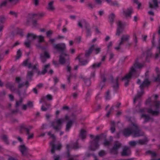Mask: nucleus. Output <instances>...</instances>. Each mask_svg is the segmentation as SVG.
<instances>
[{
  "instance_id": "1",
  "label": "nucleus",
  "mask_w": 160,
  "mask_h": 160,
  "mask_svg": "<svg viewBox=\"0 0 160 160\" xmlns=\"http://www.w3.org/2000/svg\"><path fill=\"white\" fill-rule=\"evenodd\" d=\"M143 65L138 62L135 63L130 68L129 72L126 74L124 78H122V80L124 82L126 87L128 85V83L131 79L132 75L136 72L137 70L143 67Z\"/></svg>"
},
{
  "instance_id": "2",
  "label": "nucleus",
  "mask_w": 160,
  "mask_h": 160,
  "mask_svg": "<svg viewBox=\"0 0 160 160\" xmlns=\"http://www.w3.org/2000/svg\"><path fill=\"white\" fill-rule=\"evenodd\" d=\"M69 117L66 116L64 118L59 119L56 121L51 122V126L53 128L57 131H59L61 128V125L65 120H68Z\"/></svg>"
},
{
  "instance_id": "3",
  "label": "nucleus",
  "mask_w": 160,
  "mask_h": 160,
  "mask_svg": "<svg viewBox=\"0 0 160 160\" xmlns=\"http://www.w3.org/2000/svg\"><path fill=\"white\" fill-rule=\"evenodd\" d=\"M55 39L53 38H50L49 42L52 45L53 48L57 50H63L66 48L64 43H54Z\"/></svg>"
},
{
  "instance_id": "4",
  "label": "nucleus",
  "mask_w": 160,
  "mask_h": 160,
  "mask_svg": "<svg viewBox=\"0 0 160 160\" xmlns=\"http://www.w3.org/2000/svg\"><path fill=\"white\" fill-rule=\"evenodd\" d=\"M62 52L59 57V61L62 64H63L66 62H68L69 61V55L68 54V52L66 48L63 50H58Z\"/></svg>"
},
{
  "instance_id": "5",
  "label": "nucleus",
  "mask_w": 160,
  "mask_h": 160,
  "mask_svg": "<svg viewBox=\"0 0 160 160\" xmlns=\"http://www.w3.org/2000/svg\"><path fill=\"white\" fill-rule=\"evenodd\" d=\"M131 129L133 130L132 136L137 137L143 136L144 133L138 128L136 123H132L131 125Z\"/></svg>"
},
{
  "instance_id": "6",
  "label": "nucleus",
  "mask_w": 160,
  "mask_h": 160,
  "mask_svg": "<svg viewBox=\"0 0 160 160\" xmlns=\"http://www.w3.org/2000/svg\"><path fill=\"white\" fill-rule=\"evenodd\" d=\"M37 36L32 33H28L27 35V41L24 42V45L26 47L29 48L31 43L35 39Z\"/></svg>"
},
{
  "instance_id": "7",
  "label": "nucleus",
  "mask_w": 160,
  "mask_h": 160,
  "mask_svg": "<svg viewBox=\"0 0 160 160\" xmlns=\"http://www.w3.org/2000/svg\"><path fill=\"white\" fill-rule=\"evenodd\" d=\"M121 144L118 142L116 141L113 145L112 148L110 152L113 154H117L118 153L117 150L121 147Z\"/></svg>"
},
{
  "instance_id": "8",
  "label": "nucleus",
  "mask_w": 160,
  "mask_h": 160,
  "mask_svg": "<svg viewBox=\"0 0 160 160\" xmlns=\"http://www.w3.org/2000/svg\"><path fill=\"white\" fill-rule=\"evenodd\" d=\"M48 134L50 136V137L52 139V141L50 142V145L51 146V152L52 153H54L55 145L54 142L55 141L56 138L55 136L50 131L48 132Z\"/></svg>"
},
{
  "instance_id": "9",
  "label": "nucleus",
  "mask_w": 160,
  "mask_h": 160,
  "mask_svg": "<svg viewBox=\"0 0 160 160\" xmlns=\"http://www.w3.org/2000/svg\"><path fill=\"white\" fill-rule=\"evenodd\" d=\"M147 110V109L145 108H143L140 109L139 112L142 113V115L141 116V118H144L145 119L144 122H148L150 119L149 117L147 115L143 114V113L145 112Z\"/></svg>"
},
{
  "instance_id": "10",
  "label": "nucleus",
  "mask_w": 160,
  "mask_h": 160,
  "mask_svg": "<svg viewBox=\"0 0 160 160\" xmlns=\"http://www.w3.org/2000/svg\"><path fill=\"white\" fill-rule=\"evenodd\" d=\"M33 127L32 126H27L24 124H22L20 126V130H24L26 132L27 134H29V131Z\"/></svg>"
},
{
  "instance_id": "11",
  "label": "nucleus",
  "mask_w": 160,
  "mask_h": 160,
  "mask_svg": "<svg viewBox=\"0 0 160 160\" xmlns=\"http://www.w3.org/2000/svg\"><path fill=\"white\" fill-rule=\"evenodd\" d=\"M117 24L118 27L117 29L116 35L117 36H119L120 33L122 32L121 28L124 26L125 25L122 23L120 21H118Z\"/></svg>"
},
{
  "instance_id": "12",
  "label": "nucleus",
  "mask_w": 160,
  "mask_h": 160,
  "mask_svg": "<svg viewBox=\"0 0 160 160\" xmlns=\"http://www.w3.org/2000/svg\"><path fill=\"white\" fill-rule=\"evenodd\" d=\"M50 68V64H46L44 65L42 68V71L41 72L39 71L38 72V75H44L45 73H46L48 70Z\"/></svg>"
},
{
  "instance_id": "13",
  "label": "nucleus",
  "mask_w": 160,
  "mask_h": 160,
  "mask_svg": "<svg viewBox=\"0 0 160 160\" xmlns=\"http://www.w3.org/2000/svg\"><path fill=\"white\" fill-rule=\"evenodd\" d=\"M133 130L131 129V126L129 128L125 129L123 131V134L126 136H130L131 134H132Z\"/></svg>"
},
{
  "instance_id": "14",
  "label": "nucleus",
  "mask_w": 160,
  "mask_h": 160,
  "mask_svg": "<svg viewBox=\"0 0 160 160\" xmlns=\"http://www.w3.org/2000/svg\"><path fill=\"white\" fill-rule=\"evenodd\" d=\"M130 36L128 34H124L122 35L121 38V41L119 42L120 45L122 44L124 42L129 40Z\"/></svg>"
},
{
  "instance_id": "15",
  "label": "nucleus",
  "mask_w": 160,
  "mask_h": 160,
  "mask_svg": "<svg viewBox=\"0 0 160 160\" xmlns=\"http://www.w3.org/2000/svg\"><path fill=\"white\" fill-rule=\"evenodd\" d=\"M132 12V8H129L123 11V14L126 18L131 17V15Z\"/></svg>"
},
{
  "instance_id": "16",
  "label": "nucleus",
  "mask_w": 160,
  "mask_h": 160,
  "mask_svg": "<svg viewBox=\"0 0 160 160\" xmlns=\"http://www.w3.org/2000/svg\"><path fill=\"white\" fill-rule=\"evenodd\" d=\"M7 88H9L11 91L15 92L16 91V88L15 87V84L10 82H7L6 85Z\"/></svg>"
},
{
  "instance_id": "17",
  "label": "nucleus",
  "mask_w": 160,
  "mask_h": 160,
  "mask_svg": "<svg viewBox=\"0 0 160 160\" xmlns=\"http://www.w3.org/2000/svg\"><path fill=\"white\" fill-rule=\"evenodd\" d=\"M19 150L23 155H26L28 148L24 145H21L19 146Z\"/></svg>"
},
{
  "instance_id": "18",
  "label": "nucleus",
  "mask_w": 160,
  "mask_h": 160,
  "mask_svg": "<svg viewBox=\"0 0 160 160\" xmlns=\"http://www.w3.org/2000/svg\"><path fill=\"white\" fill-rule=\"evenodd\" d=\"M130 154V151L129 148L128 147H125L123 149L121 155L122 156H128Z\"/></svg>"
},
{
  "instance_id": "19",
  "label": "nucleus",
  "mask_w": 160,
  "mask_h": 160,
  "mask_svg": "<svg viewBox=\"0 0 160 160\" xmlns=\"http://www.w3.org/2000/svg\"><path fill=\"white\" fill-rule=\"evenodd\" d=\"M158 46L157 48V50L158 52L155 53L154 58L155 59L160 58V38L158 40Z\"/></svg>"
},
{
  "instance_id": "20",
  "label": "nucleus",
  "mask_w": 160,
  "mask_h": 160,
  "mask_svg": "<svg viewBox=\"0 0 160 160\" xmlns=\"http://www.w3.org/2000/svg\"><path fill=\"white\" fill-rule=\"evenodd\" d=\"M146 154L150 155L153 158H155L157 156V153L155 151L151 150H148L146 152Z\"/></svg>"
},
{
  "instance_id": "21",
  "label": "nucleus",
  "mask_w": 160,
  "mask_h": 160,
  "mask_svg": "<svg viewBox=\"0 0 160 160\" xmlns=\"http://www.w3.org/2000/svg\"><path fill=\"white\" fill-rule=\"evenodd\" d=\"M153 6L150 2H149V7L151 8H157L158 7V0H152Z\"/></svg>"
},
{
  "instance_id": "22",
  "label": "nucleus",
  "mask_w": 160,
  "mask_h": 160,
  "mask_svg": "<svg viewBox=\"0 0 160 160\" xmlns=\"http://www.w3.org/2000/svg\"><path fill=\"white\" fill-rule=\"evenodd\" d=\"M150 83V82L147 79H145L142 83L140 85V88L142 89L144 87L148 85Z\"/></svg>"
},
{
  "instance_id": "23",
  "label": "nucleus",
  "mask_w": 160,
  "mask_h": 160,
  "mask_svg": "<svg viewBox=\"0 0 160 160\" xmlns=\"http://www.w3.org/2000/svg\"><path fill=\"white\" fill-rule=\"evenodd\" d=\"M53 2L51 1L48 4V6L47 7V9L49 11H53L55 9V8L53 6Z\"/></svg>"
},
{
  "instance_id": "24",
  "label": "nucleus",
  "mask_w": 160,
  "mask_h": 160,
  "mask_svg": "<svg viewBox=\"0 0 160 160\" xmlns=\"http://www.w3.org/2000/svg\"><path fill=\"white\" fill-rule=\"evenodd\" d=\"M143 93V92L142 91L141 92H138L137 95L135 97L133 100L134 103H135L137 101H138L139 100V98L142 95V94Z\"/></svg>"
},
{
  "instance_id": "25",
  "label": "nucleus",
  "mask_w": 160,
  "mask_h": 160,
  "mask_svg": "<svg viewBox=\"0 0 160 160\" xmlns=\"http://www.w3.org/2000/svg\"><path fill=\"white\" fill-rule=\"evenodd\" d=\"M145 54L147 55V57L154 58V56H153L151 52V50L150 49L147 50L145 52Z\"/></svg>"
},
{
  "instance_id": "26",
  "label": "nucleus",
  "mask_w": 160,
  "mask_h": 160,
  "mask_svg": "<svg viewBox=\"0 0 160 160\" xmlns=\"http://www.w3.org/2000/svg\"><path fill=\"white\" fill-rule=\"evenodd\" d=\"M85 24V26L86 25V24H88L85 20H81L78 21V24L79 27L82 28L83 27L82 24Z\"/></svg>"
},
{
  "instance_id": "27",
  "label": "nucleus",
  "mask_w": 160,
  "mask_h": 160,
  "mask_svg": "<svg viewBox=\"0 0 160 160\" xmlns=\"http://www.w3.org/2000/svg\"><path fill=\"white\" fill-rule=\"evenodd\" d=\"M94 47V45L92 46L89 49L86 51L85 53V56L86 57H88L91 54L93 50V48Z\"/></svg>"
},
{
  "instance_id": "28",
  "label": "nucleus",
  "mask_w": 160,
  "mask_h": 160,
  "mask_svg": "<svg viewBox=\"0 0 160 160\" xmlns=\"http://www.w3.org/2000/svg\"><path fill=\"white\" fill-rule=\"evenodd\" d=\"M73 122L72 121H69L67 122L66 126V131H68L69 130L72 125Z\"/></svg>"
},
{
  "instance_id": "29",
  "label": "nucleus",
  "mask_w": 160,
  "mask_h": 160,
  "mask_svg": "<svg viewBox=\"0 0 160 160\" xmlns=\"http://www.w3.org/2000/svg\"><path fill=\"white\" fill-rule=\"evenodd\" d=\"M86 131L85 130L83 129H81L80 132V134L82 139H83L86 138Z\"/></svg>"
},
{
  "instance_id": "30",
  "label": "nucleus",
  "mask_w": 160,
  "mask_h": 160,
  "mask_svg": "<svg viewBox=\"0 0 160 160\" xmlns=\"http://www.w3.org/2000/svg\"><path fill=\"white\" fill-rule=\"evenodd\" d=\"M78 59L79 60V62H80V64L81 65H85L88 62L86 60L84 61H82L81 60V58H80V55L78 56L77 58H75V59Z\"/></svg>"
},
{
  "instance_id": "31",
  "label": "nucleus",
  "mask_w": 160,
  "mask_h": 160,
  "mask_svg": "<svg viewBox=\"0 0 160 160\" xmlns=\"http://www.w3.org/2000/svg\"><path fill=\"white\" fill-rule=\"evenodd\" d=\"M115 18V15L113 13L111 14L108 17V18L111 24H112L113 22V20Z\"/></svg>"
},
{
  "instance_id": "32",
  "label": "nucleus",
  "mask_w": 160,
  "mask_h": 160,
  "mask_svg": "<svg viewBox=\"0 0 160 160\" xmlns=\"http://www.w3.org/2000/svg\"><path fill=\"white\" fill-rule=\"evenodd\" d=\"M148 141V139L146 138L144 140H139L137 141L138 144L142 145L145 144Z\"/></svg>"
},
{
  "instance_id": "33",
  "label": "nucleus",
  "mask_w": 160,
  "mask_h": 160,
  "mask_svg": "<svg viewBox=\"0 0 160 160\" xmlns=\"http://www.w3.org/2000/svg\"><path fill=\"white\" fill-rule=\"evenodd\" d=\"M22 65L24 66H26L27 65L29 68H31L32 67V64L28 62V60L24 61L23 62Z\"/></svg>"
},
{
  "instance_id": "34",
  "label": "nucleus",
  "mask_w": 160,
  "mask_h": 160,
  "mask_svg": "<svg viewBox=\"0 0 160 160\" xmlns=\"http://www.w3.org/2000/svg\"><path fill=\"white\" fill-rule=\"evenodd\" d=\"M85 27L87 30V35H90L91 34L90 25L88 23V24H86V25Z\"/></svg>"
},
{
  "instance_id": "35",
  "label": "nucleus",
  "mask_w": 160,
  "mask_h": 160,
  "mask_svg": "<svg viewBox=\"0 0 160 160\" xmlns=\"http://www.w3.org/2000/svg\"><path fill=\"white\" fill-rule=\"evenodd\" d=\"M148 112L152 115H157L158 113L157 111H153L152 109L148 110Z\"/></svg>"
},
{
  "instance_id": "36",
  "label": "nucleus",
  "mask_w": 160,
  "mask_h": 160,
  "mask_svg": "<svg viewBox=\"0 0 160 160\" xmlns=\"http://www.w3.org/2000/svg\"><path fill=\"white\" fill-rule=\"evenodd\" d=\"M110 129L112 132L113 133L115 131V123L114 121L111 122V128Z\"/></svg>"
},
{
  "instance_id": "37",
  "label": "nucleus",
  "mask_w": 160,
  "mask_h": 160,
  "mask_svg": "<svg viewBox=\"0 0 160 160\" xmlns=\"http://www.w3.org/2000/svg\"><path fill=\"white\" fill-rule=\"evenodd\" d=\"M36 38H38V42H41L44 41V37L42 36H37Z\"/></svg>"
},
{
  "instance_id": "38",
  "label": "nucleus",
  "mask_w": 160,
  "mask_h": 160,
  "mask_svg": "<svg viewBox=\"0 0 160 160\" xmlns=\"http://www.w3.org/2000/svg\"><path fill=\"white\" fill-rule=\"evenodd\" d=\"M102 63L101 62H99L93 64L92 66V67L93 68H98L100 67Z\"/></svg>"
},
{
  "instance_id": "39",
  "label": "nucleus",
  "mask_w": 160,
  "mask_h": 160,
  "mask_svg": "<svg viewBox=\"0 0 160 160\" xmlns=\"http://www.w3.org/2000/svg\"><path fill=\"white\" fill-rule=\"evenodd\" d=\"M33 75V72L31 71H28L27 75V78L28 80H31V77Z\"/></svg>"
},
{
  "instance_id": "40",
  "label": "nucleus",
  "mask_w": 160,
  "mask_h": 160,
  "mask_svg": "<svg viewBox=\"0 0 160 160\" xmlns=\"http://www.w3.org/2000/svg\"><path fill=\"white\" fill-rule=\"evenodd\" d=\"M22 55V53L20 49L18 50L17 52V55L16 56V59H18Z\"/></svg>"
},
{
  "instance_id": "41",
  "label": "nucleus",
  "mask_w": 160,
  "mask_h": 160,
  "mask_svg": "<svg viewBox=\"0 0 160 160\" xmlns=\"http://www.w3.org/2000/svg\"><path fill=\"white\" fill-rule=\"evenodd\" d=\"M133 38L134 42L136 44L138 42V38L137 34L135 32L133 34Z\"/></svg>"
},
{
  "instance_id": "42",
  "label": "nucleus",
  "mask_w": 160,
  "mask_h": 160,
  "mask_svg": "<svg viewBox=\"0 0 160 160\" xmlns=\"http://www.w3.org/2000/svg\"><path fill=\"white\" fill-rule=\"evenodd\" d=\"M138 144L137 141H132L129 142V144L131 146H134Z\"/></svg>"
},
{
  "instance_id": "43",
  "label": "nucleus",
  "mask_w": 160,
  "mask_h": 160,
  "mask_svg": "<svg viewBox=\"0 0 160 160\" xmlns=\"http://www.w3.org/2000/svg\"><path fill=\"white\" fill-rule=\"evenodd\" d=\"M98 154L100 156L102 157V156H105L106 154V153L105 152V151L102 150L100 151L99 152Z\"/></svg>"
},
{
  "instance_id": "44",
  "label": "nucleus",
  "mask_w": 160,
  "mask_h": 160,
  "mask_svg": "<svg viewBox=\"0 0 160 160\" xmlns=\"http://www.w3.org/2000/svg\"><path fill=\"white\" fill-rule=\"evenodd\" d=\"M53 32L52 30H49L46 32V34L47 37H50L53 34Z\"/></svg>"
},
{
  "instance_id": "45",
  "label": "nucleus",
  "mask_w": 160,
  "mask_h": 160,
  "mask_svg": "<svg viewBox=\"0 0 160 160\" xmlns=\"http://www.w3.org/2000/svg\"><path fill=\"white\" fill-rule=\"evenodd\" d=\"M110 91L108 90L106 93V100H108L110 99Z\"/></svg>"
},
{
  "instance_id": "46",
  "label": "nucleus",
  "mask_w": 160,
  "mask_h": 160,
  "mask_svg": "<svg viewBox=\"0 0 160 160\" xmlns=\"http://www.w3.org/2000/svg\"><path fill=\"white\" fill-rule=\"evenodd\" d=\"M72 148L74 149H77L79 148L77 142H76L73 144L72 146Z\"/></svg>"
},
{
  "instance_id": "47",
  "label": "nucleus",
  "mask_w": 160,
  "mask_h": 160,
  "mask_svg": "<svg viewBox=\"0 0 160 160\" xmlns=\"http://www.w3.org/2000/svg\"><path fill=\"white\" fill-rule=\"evenodd\" d=\"M40 58L42 62L43 63H45L46 61V59L42 54L40 55Z\"/></svg>"
},
{
  "instance_id": "48",
  "label": "nucleus",
  "mask_w": 160,
  "mask_h": 160,
  "mask_svg": "<svg viewBox=\"0 0 160 160\" xmlns=\"http://www.w3.org/2000/svg\"><path fill=\"white\" fill-rule=\"evenodd\" d=\"M19 0H8V1L12 4H16L18 1Z\"/></svg>"
},
{
  "instance_id": "49",
  "label": "nucleus",
  "mask_w": 160,
  "mask_h": 160,
  "mask_svg": "<svg viewBox=\"0 0 160 160\" xmlns=\"http://www.w3.org/2000/svg\"><path fill=\"white\" fill-rule=\"evenodd\" d=\"M155 81L160 82V72H158L157 76L156 78Z\"/></svg>"
},
{
  "instance_id": "50",
  "label": "nucleus",
  "mask_w": 160,
  "mask_h": 160,
  "mask_svg": "<svg viewBox=\"0 0 160 160\" xmlns=\"http://www.w3.org/2000/svg\"><path fill=\"white\" fill-rule=\"evenodd\" d=\"M62 145L61 143H58L57 145L56 146V147L55 148V149H54V150H55V149H56V150H59L60 149H61V147H62ZM55 151V150H54Z\"/></svg>"
},
{
  "instance_id": "51",
  "label": "nucleus",
  "mask_w": 160,
  "mask_h": 160,
  "mask_svg": "<svg viewBox=\"0 0 160 160\" xmlns=\"http://www.w3.org/2000/svg\"><path fill=\"white\" fill-rule=\"evenodd\" d=\"M114 109V108H113V106H112L109 111L107 112V114H106V116L107 117H109V115L110 114V113H111V112L112 111V110H113Z\"/></svg>"
},
{
  "instance_id": "52",
  "label": "nucleus",
  "mask_w": 160,
  "mask_h": 160,
  "mask_svg": "<svg viewBox=\"0 0 160 160\" xmlns=\"http://www.w3.org/2000/svg\"><path fill=\"white\" fill-rule=\"evenodd\" d=\"M101 138V136L100 135H97L96 136L94 139V141L95 142H97Z\"/></svg>"
},
{
  "instance_id": "53",
  "label": "nucleus",
  "mask_w": 160,
  "mask_h": 160,
  "mask_svg": "<svg viewBox=\"0 0 160 160\" xmlns=\"http://www.w3.org/2000/svg\"><path fill=\"white\" fill-rule=\"evenodd\" d=\"M9 14L10 15L15 17H17V13L13 11H10L9 12Z\"/></svg>"
},
{
  "instance_id": "54",
  "label": "nucleus",
  "mask_w": 160,
  "mask_h": 160,
  "mask_svg": "<svg viewBox=\"0 0 160 160\" xmlns=\"http://www.w3.org/2000/svg\"><path fill=\"white\" fill-rule=\"evenodd\" d=\"M54 160H61L59 156L58 155H55L53 156Z\"/></svg>"
},
{
  "instance_id": "55",
  "label": "nucleus",
  "mask_w": 160,
  "mask_h": 160,
  "mask_svg": "<svg viewBox=\"0 0 160 160\" xmlns=\"http://www.w3.org/2000/svg\"><path fill=\"white\" fill-rule=\"evenodd\" d=\"M133 2L134 3L138 5V9H139L140 6H141V4L138 2V0H134Z\"/></svg>"
},
{
  "instance_id": "56",
  "label": "nucleus",
  "mask_w": 160,
  "mask_h": 160,
  "mask_svg": "<svg viewBox=\"0 0 160 160\" xmlns=\"http://www.w3.org/2000/svg\"><path fill=\"white\" fill-rule=\"evenodd\" d=\"M6 20L5 18L3 17H0V24L4 22Z\"/></svg>"
},
{
  "instance_id": "57",
  "label": "nucleus",
  "mask_w": 160,
  "mask_h": 160,
  "mask_svg": "<svg viewBox=\"0 0 160 160\" xmlns=\"http://www.w3.org/2000/svg\"><path fill=\"white\" fill-rule=\"evenodd\" d=\"M27 106L29 108H32L33 107V103L32 102L29 101L27 103Z\"/></svg>"
},
{
  "instance_id": "58",
  "label": "nucleus",
  "mask_w": 160,
  "mask_h": 160,
  "mask_svg": "<svg viewBox=\"0 0 160 160\" xmlns=\"http://www.w3.org/2000/svg\"><path fill=\"white\" fill-rule=\"evenodd\" d=\"M46 98L48 100H51L52 99V97L50 94H48L46 96Z\"/></svg>"
},
{
  "instance_id": "59",
  "label": "nucleus",
  "mask_w": 160,
  "mask_h": 160,
  "mask_svg": "<svg viewBox=\"0 0 160 160\" xmlns=\"http://www.w3.org/2000/svg\"><path fill=\"white\" fill-rule=\"evenodd\" d=\"M118 77L116 78L114 82L115 83V85L114 86V88H117L118 87Z\"/></svg>"
},
{
  "instance_id": "60",
  "label": "nucleus",
  "mask_w": 160,
  "mask_h": 160,
  "mask_svg": "<svg viewBox=\"0 0 160 160\" xmlns=\"http://www.w3.org/2000/svg\"><path fill=\"white\" fill-rule=\"evenodd\" d=\"M44 56L46 58H49L50 57V56L49 54V53L47 52H45L44 54Z\"/></svg>"
},
{
  "instance_id": "61",
  "label": "nucleus",
  "mask_w": 160,
  "mask_h": 160,
  "mask_svg": "<svg viewBox=\"0 0 160 160\" xmlns=\"http://www.w3.org/2000/svg\"><path fill=\"white\" fill-rule=\"evenodd\" d=\"M85 83L86 85L87 86H89L91 84V82L89 80H86L85 81Z\"/></svg>"
},
{
  "instance_id": "62",
  "label": "nucleus",
  "mask_w": 160,
  "mask_h": 160,
  "mask_svg": "<svg viewBox=\"0 0 160 160\" xmlns=\"http://www.w3.org/2000/svg\"><path fill=\"white\" fill-rule=\"evenodd\" d=\"M2 139L4 140L7 144L8 143V142L7 141V137L3 135L2 136Z\"/></svg>"
},
{
  "instance_id": "63",
  "label": "nucleus",
  "mask_w": 160,
  "mask_h": 160,
  "mask_svg": "<svg viewBox=\"0 0 160 160\" xmlns=\"http://www.w3.org/2000/svg\"><path fill=\"white\" fill-rule=\"evenodd\" d=\"M17 32L18 34H19L21 36H22L23 34L22 33V30L21 29H18L17 30Z\"/></svg>"
},
{
  "instance_id": "64",
  "label": "nucleus",
  "mask_w": 160,
  "mask_h": 160,
  "mask_svg": "<svg viewBox=\"0 0 160 160\" xmlns=\"http://www.w3.org/2000/svg\"><path fill=\"white\" fill-rule=\"evenodd\" d=\"M22 100H20L19 101L17 102L16 104V107H18L20 104H22Z\"/></svg>"
}]
</instances>
